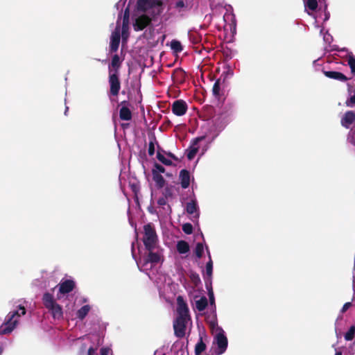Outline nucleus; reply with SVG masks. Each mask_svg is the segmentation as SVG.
Here are the masks:
<instances>
[{"instance_id":"nucleus-1","label":"nucleus","mask_w":355,"mask_h":355,"mask_svg":"<svg viewBox=\"0 0 355 355\" xmlns=\"http://www.w3.org/2000/svg\"><path fill=\"white\" fill-rule=\"evenodd\" d=\"M177 318L173 322L174 334L182 338L185 336L187 324L191 320L189 310L182 296L177 297Z\"/></svg>"},{"instance_id":"nucleus-2","label":"nucleus","mask_w":355,"mask_h":355,"mask_svg":"<svg viewBox=\"0 0 355 355\" xmlns=\"http://www.w3.org/2000/svg\"><path fill=\"white\" fill-rule=\"evenodd\" d=\"M142 241L146 250L155 249L159 240L155 225L153 223H149L144 225Z\"/></svg>"},{"instance_id":"nucleus-3","label":"nucleus","mask_w":355,"mask_h":355,"mask_svg":"<svg viewBox=\"0 0 355 355\" xmlns=\"http://www.w3.org/2000/svg\"><path fill=\"white\" fill-rule=\"evenodd\" d=\"M42 302L44 306L51 313L54 319L62 318V308L55 302L52 294L45 293L42 297Z\"/></svg>"},{"instance_id":"nucleus-4","label":"nucleus","mask_w":355,"mask_h":355,"mask_svg":"<svg viewBox=\"0 0 355 355\" xmlns=\"http://www.w3.org/2000/svg\"><path fill=\"white\" fill-rule=\"evenodd\" d=\"M26 314V309L23 306H19V309L17 311L10 312L6 317V324L7 327L1 330L2 334H6L10 333L14 328L15 327L17 320L14 318L17 317H20L21 315H24Z\"/></svg>"},{"instance_id":"nucleus-5","label":"nucleus","mask_w":355,"mask_h":355,"mask_svg":"<svg viewBox=\"0 0 355 355\" xmlns=\"http://www.w3.org/2000/svg\"><path fill=\"white\" fill-rule=\"evenodd\" d=\"M108 83L110 85V95L113 96H117L121 89V81L119 79V74H109Z\"/></svg>"},{"instance_id":"nucleus-6","label":"nucleus","mask_w":355,"mask_h":355,"mask_svg":"<svg viewBox=\"0 0 355 355\" xmlns=\"http://www.w3.org/2000/svg\"><path fill=\"white\" fill-rule=\"evenodd\" d=\"M121 40V29L119 20L117 21V25L114 29V31L112 33L110 37V53L116 52Z\"/></svg>"},{"instance_id":"nucleus-7","label":"nucleus","mask_w":355,"mask_h":355,"mask_svg":"<svg viewBox=\"0 0 355 355\" xmlns=\"http://www.w3.org/2000/svg\"><path fill=\"white\" fill-rule=\"evenodd\" d=\"M187 103L182 99L175 100L172 103L171 111L176 116H183L187 113Z\"/></svg>"},{"instance_id":"nucleus-8","label":"nucleus","mask_w":355,"mask_h":355,"mask_svg":"<svg viewBox=\"0 0 355 355\" xmlns=\"http://www.w3.org/2000/svg\"><path fill=\"white\" fill-rule=\"evenodd\" d=\"M214 343L217 345L216 354L218 355L223 354L227 347V338L224 334H217L214 338Z\"/></svg>"},{"instance_id":"nucleus-9","label":"nucleus","mask_w":355,"mask_h":355,"mask_svg":"<svg viewBox=\"0 0 355 355\" xmlns=\"http://www.w3.org/2000/svg\"><path fill=\"white\" fill-rule=\"evenodd\" d=\"M151 18L146 15H142L137 17L133 24L135 31H139L144 30L151 23Z\"/></svg>"},{"instance_id":"nucleus-10","label":"nucleus","mask_w":355,"mask_h":355,"mask_svg":"<svg viewBox=\"0 0 355 355\" xmlns=\"http://www.w3.org/2000/svg\"><path fill=\"white\" fill-rule=\"evenodd\" d=\"M162 4L161 0H138L137 6L139 10L145 12L155 6Z\"/></svg>"},{"instance_id":"nucleus-11","label":"nucleus","mask_w":355,"mask_h":355,"mask_svg":"<svg viewBox=\"0 0 355 355\" xmlns=\"http://www.w3.org/2000/svg\"><path fill=\"white\" fill-rule=\"evenodd\" d=\"M122 60L119 55L115 54L112 56L110 64L108 65V73L119 74V70L121 67Z\"/></svg>"},{"instance_id":"nucleus-12","label":"nucleus","mask_w":355,"mask_h":355,"mask_svg":"<svg viewBox=\"0 0 355 355\" xmlns=\"http://www.w3.org/2000/svg\"><path fill=\"white\" fill-rule=\"evenodd\" d=\"M59 292L61 294H67L71 292L75 286V282L72 279H65L62 281L59 284Z\"/></svg>"},{"instance_id":"nucleus-13","label":"nucleus","mask_w":355,"mask_h":355,"mask_svg":"<svg viewBox=\"0 0 355 355\" xmlns=\"http://www.w3.org/2000/svg\"><path fill=\"white\" fill-rule=\"evenodd\" d=\"M355 121V112L352 110L347 111L341 118L340 123L345 128H349Z\"/></svg>"},{"instance_id":"nucleus-14","label":"nucleus","mask_w":355,"mask_h":355,"mask_svg":"<svg viewBox=\"0 0 355 355\" xmlns=\"http://www.w3.org/2000/svg\"><path fill=\"white\" fill-rule=\"evenodd\" d=\"M323 73L329 78L334 79L340 82H346L349 79L345 74L339 71H323Z\"/></svg>"},{"instance_id":"nucleus-15","label":"nucleus","mask_w":355,"mask_h":355,"mask_svg":"<svg viewBox=\"0 0 355 355\" xmlns=\"http://www.w3.org/2000/svg\"><path fill=\"white\" fill-rule=\"evenodd\" d=\"M224 85L225 79L221 80V78H218L216 80L212 87V94L216 98L219 99L220 96L223 95L222 92Z\"/></svg>"},{"instance_id":"nucleus-16","label":"nucleus","mask_w":355,"mask_h":355,"mask_svg":"<svg viewBox=\"0 0 355 355\" xmlns=\"http://www.w3.org/2000/svg\"><path fill=\"white\" fill-rule=\"evenodd\" d=\"M171 6L179 12H184L189 9L188 2L184 0H171Z\"/></svg>"},{"instance_id":"nucleus-17","label":"nucleus","mask_w":355,"mask_h":355,"mask_svg":"<svg viewBox=\"0 0 355 355\" xmlns=\"http://www.w3.org/2000/svg\"><path fill=\"white\" fill-rule=\"evenodd\" d=\"M179 178L182 189H187L190 184V173L187 169H182L180 172Z\"/></svg>"},{"instance_id":"nucleus-18","label":"nucleus","mask_w":355,"mask_h":355,"mask_svg":"<svg viewBox=\"0 0 355 355\" xmlns=\"http://www.w3.org/2000/svg\"><path fill=\"white\" fill-rule=\"evenodd\" d=\"M154 250H148V255L144 258V266L148 264V263H153V264H157L160 261V255L159 253L153 252Z\"/></svg>"},{"instance_id":"nucleus-19","label":"nucleus","mask_w":355,"mask_h":355,"mask_svg":"<svg viewBox=\"0 0 355 355\" xmlns=\"http://www.w3.org/2000/svg\"><path fill=\"white\" fill-rule=\"evenodd\" d=\"M119 117L123 121H130L132 117L131 110L127 106H122L119 110Z\"/></svg>"},{"instance_id":"nucleus-20","label":"nucleus","mask_w":355,"mask_h":355,"mask_svg":"<svg viewBox=\"0 0 355 355\" xmlns=\"http://www.w3.org/2000/svg\"><path fill=\"white\" fill-rule=\"evenodd\" d=\"M153 180L155 182L156 187L158 189H162L164 187L166 181L161 174L152 171Z\"/></svg>"},{"instance_id":"nucleus-21","label":"nucleus","mask_w":355,"mask_h":355,"mask_svg":"<svg viewBox=\"0 0 355 355\" xmlns=\"http://www.w3.org/2000/svg\"><path fill=\"white\" fill-rule=\"evenodd\" d=\"M186 211L189 214H196L197 217H198V207L196 200H191L190 202L187 203L186 205Z\"/></svg>"},{"instance_id":"nucleus-22","label":"nucleus","mask_w":355,"mask_h":355,"mask_svg":"<svg viewBox=\"0 0 355 355\" xmlns=\"http://www.w3.org/2000/svg\"><path fill=\"white\" fill-rule=\"evenodd\" d=\"M176 248L180 254H185L189 251V243L183 240L178 241Z\"/></svg>"},{"instance_id":"nucleus-23","label":"nucleus","mask_w":355,"mask_h":355,"mask_svg":"<svg viewBox=\"0 0 355 355\" xmlns=\"http://www.w3.org/2000/svg\"><path fill=\"white\" fill-rule=\"evenodd\" d=\"M208 305V301L205 296L201 297L196 301V307L199 311H203Z\"/></svg>"},{"instance_id":"nucleus-24","label":"nucleus","mask_w":355,"mask_h":355,"mask_svg":"<svg viewBox=\"0 0 355 355\" xmlns=\"http://www.w3.org/2000/svg\"><path fill=\"white\" fill-rule=\"evenodd\" d=\"M206 344L203 342L202 338L200 337L195 346V355H200L206 349Z\"/></svg>"},{"instance_id":"nucleus-25","label":"nucleus","mask_w":355,"mask_h":355,"mask_svg":"<svg viewBox=\"0 0 355 355\" xmlns=\"http://www.w3.org/2000/svg\"><path fill=\"white\" fill-rule=\"evenodd\" d=\"M89 310L90 307L89 305H84L77 311V318L80 320H83L88 314Z\"/></svg>"},{"instance_id":"nucleus-26","label":"nucleus","mask_w":355,"mask_h":355,"mask_svg":"<svg viewBox=\"0 0 355 355\" xmlns=\"http://www.w3.org/2000/svg\"><path fill=\"white\" fill-rule=\"evenodd\" d=\"M171 48L176 53H180L183 50L180 42L176 40H173L171 42Z\"/></svg>"},{"instance_id":"nucleus-27","label":"nucleus","mask_w":355,"mask_h":355,"mask_svg":"<svg viewBox=\"0 0 355 355\" xmlns=\"http://www.w3.org/2000/svg\"><path fill=\"white\" fill-rule=\"evenodd\" d=\"M355 337V326L352 325L345 334V339L347 341L352 340Z\"/></svg>"},{"instance_id":"nucleus-28","label":"nucleus","mask_w":355,"mask_h":355,"mask_svg":"<svg viewBox=\"0 0 355 355\" xmlns=\"http://www.w3.org/2000/svg\"><path fill=\"white\" fill-rule=\"evenodd\" d=\"M128 30H129L128 25L122 24L121 35L122 37L123 43L125 42L129 37Z\"/></svg>"},{"instance_id":"nucleus-29","label":"nucleus","mask_w":355,"mask_h":355,"mask_svg":"<svg viewBox=\"0 0 355 355\" xmlns=\"http://www.w3.org/2000/svg\"><path fill=\"white\" fill-rule=\"evenodd\" d=\"M157 158L166 166H171L173 164L172 161L166 159L159 150L157 153Z\"/></svg>"},{"instance_id":"nucleus-30","label":"nucleus","mask_w":355,"mask_h":355,"mask_svg":"<svg viewBox=\"0 0 355 355\" xmlns=\"http://www.w3.org/2000/svg\"><path fill=\"white\" fill-rule=\"evenodd\" d=\"M167 200L166 198L164 197H161L159 198L158 200H157V204L158 205H159L160 207H162V208L164 209L165 207L164 206H167V211L171 214V211H172V209L171 207V206L169 205H167Z\"/></svg>"},{"instance_id":"nucleus-31","label":"nucleus","mask_w":355,"mask_h":355,"mask_svg":"<svg viewBox=\"0 0 355 355\" xmlns=\"http://www.w3.org/2000/svg\"><path fill=\"white\" fill-rule=\"evenodd\" d=\"M194 252L198 259H200L202 257L204 252V247L202 243H198L196 244Z\"/></svg>"},{"instance_id":"nucleus-32","label":"nucleus","mask_w":355,"mask_h":355,"mask_svg":"<svg viewBox=\"0 0 355 355\" xmlns=\"http://www.w3.org/2000/svg\"><path fill=\"white\" fill-rule=\"evenodd\" d=\"M156 141V138L155 136H153L149 141L148 144V153L150 156H153L155 153V142Z\"/></svg>"},{"instance_id":"nucleus-33","label":"nucleus","mask_w":355,"mask_h":355,"mask_svg":"<svg viewBox=\"0 0 355 355\" xmlns=\"http://www.w3.org/2000/svg\"><path fill=\"white\" fill-rule=\"evenodd\" d=\"M305 6L309 10L315 11L318 8V1L317 0H307Z\"/></svg>"},{"instance_id":"nucleus-34","label":"nucleus","mask_w":355,"mask_h":355,"mask_svg":"<svg viewBox=\"0 0 355 355\" xmlns=\"http://www.w3.org/2000/svg\"><path fill=\"white\" fill-rule=\"evenodd\" d=\"M349 95L350 96L345 101V105L349 107H352L355 106V92H352V94Z\"/></svg>"},{"instance_id":"nucleus-35","label":"nucleus","mask_w":355,"mask_h":355,"mask_svg":"<svg viewBox=\"0 0 355 355\" xmlns=\"http://www.w3.org/2000/svg\"><path fill=\"white\" fill-rule=\"evenodd\" d=\"M162 194H163V197L166 198V199H168L169 198H173V191H172V187L171 186L166 187L164 189Z\"/></svg>"},{"instance_id":"nucleus-36","label":"nucleus","mask_w":355,"mask_h":355,"mask_svg":"<svg viewBox=\"0 0 355 355\" xmlns=\"http://www.w3.org/2000/svg\"><path fill=\"white\" fill-rule=\"evenodd\" d=\"M212 272H213V262L210 258L209 261L206 264V274L209 277H211L212 275Z\"/></svg>"},{"instance_id":"nucleus-37","label":"nucleus","mask_w":355,"mask_h":355,"mask_svg":"<svg viewBox=\"0 0 355 355\" xmlns=\"http://www.w3.org/2000/svg\"><path fill=\"white\" fill-rule=\"evenodd\" d=\"M154 168H153L152 171L156 172L158 174L164 173H165V168L162 166L161 164L158 163L154 164Z\"/></svg>"},{"instance_id":"nucleus-38","label":"nucleus","mask_w":355,"mask_h":355,"mask_svg":"<svg viewBox=\"0 0 355 355\" xmlns=\"http://www.w3.org/2000/svg\"><path fill=\"white\" fill-rule=\"evenodd\" d=\"M190 278L191 282L195 284V286H198L201 282L200 278L198 274H197L196 272L191 273L190 275Z\"/></svg>"},{"instance_id":"nucleus-39","label":"nucleus","mask_w":355,"mask_h":355,"mask_svg":"<svg viewBox=\"0 0 355 355\" xmlns=\"http://www.w3.org/2000/svg\"><path fill=\"white\" fill-rule=\"evenodd\" d=\"M182 230L185 234H191L193 232V226L191 223H184L182 225Z\"/></svg>"},{"instance_id":"nucleus-40","label":"nucleus","mask_w":355,"mask_h":355,"mask_svg":"<svg viewBox=\"0 0 355 355\" xmlns=\"http://www.w3.org/2000/svg\"><path fill=\"white\" fill-rule=\"evenodd\" d=\"M198 148H196V147H192L189 151L188 152L187 156V158L189 160H191L194 158V157L196 156V153H198Z\"/></svg>"},{"instance_id":"nucleus-41","label":"nucleus","mask_w":355,"mask_h":355,"mask_svg":"<svg viewBox=\"0 0 355 355\" xmlns=\"http://www.w3.org/2000/svg\"><path fill=\"white\" fill-rule=\"evenodd\" d=\"M129 17H130V12H129V9L127 8H125V10L123 12L122 24L129 25Z\"/></svg>"},{"instance_id":"nucleus-42","label":"nucleus","mask_w":355,"mask_h":355,"mask_svg":"<svg viewBox=\"0 0 355 355\" xmlns=\"http://www.w3.org/2000/svg\"><path fill=\"white\" fill-rule=\"evenodd\" d=\"M190 40L193 44H198L200 42V37L198 35L191 34L190 35Z\"/></svg>"},{"instance_id":"nucleus-43","label":"nucleus","mask_w":355,"mask_h":355,"mask_svg":"<svg viewBox=\"0 0 355 355\" xmlns=\"http://www.w3.org/2000/svg\"><path fill=\"white\" fill-rule=\"evenodd\" d=\"M352 306V303L349 302H346L344 304V305L343 306L341 310H340V312L342 313H344L345 312H346L351 306Z\"/></svg>"},{"instance_id":"nucleus-44","label":"nucleus","mask_w":355,"mask_h":355,"mask_svg":"<svg viewBox=\"0 0 355 355\" xmlns=\"http://www.w3.org/2000/svg\"><path fill=\"white\" fill-rule=\"evenodd\" d=\"M208 295H209V297L210 304L211 305H213V304L214 305L215 304V299H214V293H213L212 289L209 291Z\"/></svg>"},{"instance_id":"nucleus-45","label":"nucleus","mask_w":355,"mask_h":355,"mask_svg":"<svg viewBox=\"0 0 355 355\" xmlns=\"http://www.w3.org/2000/svg\"><path fill=\"white\" fill-rule=\"evenodd\" d=\"M348 140L349 143L355 146V130L348 137Z\"/></svg>"},{"instance_id":"nucleus-46","label":"nucleus","mask_w":355,"mask_h":355,"mask_svg":"<svg viewBox=\"0 0 355 355\" xmlns=\"http://www.w3.org/2000/svg\"><path fill=\"white\" fill-rule=\"evenodd\" d=\"M110 349L108 347H102L100 350L101 355H108Z\"/></svg>"},{"instance_id":"nucleus-47","label":"nucleus","mask_w":355,"mask_h":355,"mask_svg":"<svg viewBox=\"0 0 355 355\" xmlns=\"http://www.w3.org/2000/svg\"><path fill=\"white\" fill-rule=\"evenodd\" d=\"M205 139V137L202 136V137H196V139H194V140L193 141V145H197L198 144L199 141L203 140Z\"/></svg>"},{"instance_id":"nucleus-48","label":"nucleus","mask_w":355,"mask_h":355,"mask_svg":"<svg viewBox=\"0 0 355 355\" xmlns=\"http://www.w3.org/2000/svg\"><path fill=\"white\" fill-rule=\"evenodd\" d=\"M96 353V349L93 347H89L87 352V355H94Z\"/></svg>"},{"instance_id":"nucleus-49","label":"nucleus","mask_w":355,"mask_h":355,"mask_svg":"<svg viewBox=\"0 0 355 355\" xmlns=\"http://www.w3.org/2000/svg\"><path fill=\"white\" fill-rule=\"evenodd\" d=\"M132 191L133 192L137 194V191H139V187H137V185L136 184H132Z\"/></svg>"},{"instance_id":"nucleus-50","label":"nucleus","mask_w":355,"mask_h":355,"mask_svg":"<svg viewBox=\"0 0 355 355\" xmlns=\"http://www.w3.org/2000/svg\"><path fill=\"white\" fill-rule=\"evenodd\" d=\"M168 157H171L172 159H175V160H177L178 158L175 157V155L174 154H173L172 153H168L166 154Z\"/></svg>"},{"instance_id":"nucleus-51","label":"nucleus","mask_w":355,"mask_h":355,"mask_svg":"<svg viewBox=\"0 0 355 355\" xmlns=\"http://www.w3.org/2000/svg\"><path fill=\"white\" fill-rule=\"evenodd\" d=\"M128 104H129V103L127 101H123L121 103V105L123 106H127V105H128Z\"/></svg>"},{"instance_id":"nucleus-52","label":"nucleus","mask_w":355,"mask_h":355,"mask_svg":"<svg viewBox=\"0 0 355 355\" xmlns=\"http://www.w3.org/2000/svg\"><path fill=\"white\" fill-rule=\"evenodd\" d=\"M335 355H343V354L340 351H336Z\"/></svg>"},{"instance_id":"nucleus-53","label":"nucleus","mask_w":355,"mask_h":355,"mask_svg":"<svg viewBox=\"0 0 355 355\" xmlns=\"http://www.w3.org/2000/svg\"><path fill=\"white\" fill-rule=\"evenodd\" d=\"M69 110V107H66V109H65V111H64V114L67 115V112H68Z\"/></svg>"},{"instance_id":"nucleus-54","label":"nucleus","mask_w":355,"mask_h":355,"mask_svg":"<svg viewBox=\"0 0 355 355\" xmlns=\"http://www.w3.org/2000/svg\"><path fill=\"white\" fill-rule=\"evenodd\" d=\"M2 352H3V347H0V355H1Z\"/></svg>"},{"instance_id":"nucleus-55","label":"nucleus","mask_w":355,"mask_h":355,"mask_svg":"<svg viewBox=\"0 0 355 355\" xmlns=\"http://www.w3.org/2000/svg\"><path fill=\"white\" fill-rule=\"evenodd\" d=\"M166 175L167 176H171V175L168 174V173H166Z\"/></svg>"}]
</instances>
